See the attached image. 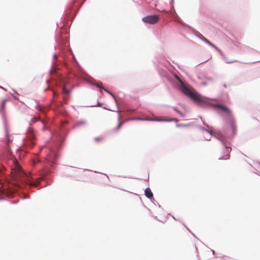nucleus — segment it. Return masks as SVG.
I'll list each match as a JSON object with an SVG mask.
<instances>
[{"mask_svg": "<svg viewBox=\"0 0 260 260\" xmlns=\"http://www.w3.org/2000/svg\"><path fill=\"white\" fill-rule=\"evenodd\" d=\"M207 61H208V60H205V61H203V62H202L200 63L199 64H198V65H199V64H202V63L206 62H207Z\"/></svg>", "mask_w": 260, "mask_h": 260, "instance_id": "27", "label": "nucleus"}, {"mask_svg": "<svg viewBox=\"0 0 260 260\" xmlns=\"http://www.w3.org/2000/svg\"><path fill=\"white\" fill-rule=\"evenodd\" d=\"M208 45L211 46L213 48H214L223 57H224V55L223 54V52L221 51V50L218 48L216 46H215L214 44H213L212 42L209 41V43H208Z\"/></svg>", "mask_w": 260, "mask_h": 260, "instance_id": "11", "label": "nucleus"}, {"mask_svg": "<svg viewBox=\"0 0 260 260\" xmlns=\"http://www.w3.org/2000/svg\"><path fill=\"white\" fill-rule=\"evenodd\" d=\"M205 140L207 141H210V139L206 138Z\"/></svg>", "mask_w": 260, "mask_h": 260, "instance_id": "30", "label": "nucleus"}, {"mask_svg": "<svg viewBox=\"0 0 260 260\" xmlns=\"http://www.w3.org/2000/svg\"><path fill=\"white\" fill-rule=\"evenodd\" d=\"M211 251H212V252L213 254L214 255V254H215V251H214V250H212V249H211Z\"/></svg>", "mask_w": 260, "mask_h": 260, "instance_id": "28", "label": "nucleus"}, {"mask_svg": "<svg viewBox=\"0 0 260 260\" xmlns=\"http://www.w3.org/2000/svg\"><path fill=\"white\" fill-rule=\"evenodd\" d=\"M159 19V17L158 15H148L145 16L142 18V21L149 24H156L158 22Z\"/></svg>", "mask_w": 260, "mask_h": 260, "instance_id": "6", "label": "nucleus"}, {"mask_svg": "<svg viewBox=\"0 0 260 260\" xmlns=\"http://www.w3.org/2000/svg\"><path fill=\"white\" fill-rule=\"evenodd\" d=\"M157 121H160L161 120H157ZM162 121H166L167 120H165V119H164V120H162Z\"/></svg>", "mask_w": 260, "mask_h": 260, "instance_id": "33", "label": "nucleus"}, {"mask_svg": "<svg viewBox=\"0 0 260 260\" xmlns=\"http://www.w3.org/2000/svg\"><path fill=\"white\" fill-rule=\"evenodd\" d=\"M214 107L220 110L221 111V113H227L231 110L228 107L222 104H215Z\"/></svg>", "mask_w": 260, "mask_h": 260, "instance_id": "7", "label": "nucleus"}, {"mask_svg": "<svg viewBox=\"0 0 260 260\" xmlns=\"http://www.w3.org/2000/svg\"><path fill=\"white\" fill-rule=\"evenodd\" d=\"M197 128L201 130V131H204V129H205V127H203L202 126H200V125H198L197 126Z\"/></svg>", "mask_w": 260, "mask_h": 260, "instance_id": "18", "label": "nucleus"}, {"mask_svg": "<svg viewBox=\"0 0 260 260\" xmlns=\"http://www.w3.org/2000/svg\"><path fill=\"white\" fill-rule=\"evenodd\" d=\"M99 140V139L95 138V140H97V141H98V140Z\"/></svg>", "mask_w": 260, "mask_h": 260, "instance_id": "34", "label": "nucleus"}, {"mask_svg": "<svg viewBox=\"0 0 260 260\" xmlns=\"http://www.w3.org/2000/svg\"><path fill=\"white\" fill-rule=\"evenodd\" d=\"M187 126V124L180 123V127H186Z\"/></svg>", "mask_w": 260, "mask_h": 260, "instance_id": "21", "label": "nucleus"}, {"mask_svg": "<svg viewBox=\"0 0 260 260\" xmlns=\"http://www.w3.org/2000/svg\"><path fill=\"white\" fill-rule=\"evenodd\" d=\"M204 131L207 132L211 136H213L215 138H216L215 136H216V137H219L220 136H222L224 134H219V133L214 134L213 132L210 129V128H207V127H205V129H204Z\"/></svg>", "mask_w": 260, "mask_h": 260, "instance_id": "9", "label": "nucleus"}, {"mask_svg": "<svg viewBox=\"0 0 260 260\" xmlns=\"http://www.w3.org/2000/svg\"><path fill=\"white\" fill-rule=\"evenodd\" d=\"M55 72V68H53V69L50 71V74H53Z\"/></svg>", "mask_w": 260, "mask_h": 260, "instance_id": "23", "label": "nucleus"}, {"mask_svg": "<svg viewBox=\"0 0 260 260\" xmlns=\"http://www.w3.org/2000/svg\"><path fill=\"white\" fill-rule=\"evenodd\" d=\"M216 139L218 140L224 147L222 151L223 156L218 158L219 160H227L230 158V152L232 149L229 146L231 145V141L234 138L233 136L231 137H228L225 134L220 136L219 137H216Z\"/></svg>", "mask_w": 260, "mask_h": 260, "instance_id": "3", "label": "nucleus"}, {"mask_svg": "<svg viewBox=\"0 0 260 260\" xmlns=\"http://www.w3.org/2000/svg\"><path fill=\"white\" fill-rule=\"evenodd\" d=\"M27 138L30 141H32L35 139V135L34 130L31 128L29 127L27 131Z\"/></svg>", "mask_w": 260, "mask_h": 260, "instance_id": "8", "label": "nucleus"}, {"mask_svg": "<svg viewBox=\"0 0 260 260\" xmlns=\"http://www.w3.org/2000/svg\"><path fill=\"white\" fill-rule=\"evenodd\" d=\"M13 164L15 167L11 169V174L14 179L28 184L31 186H37L39 185V181L38 180L34 183H31L28 176L21 171L17 160L13 161Z\"/></svg>", "mask_w": 260, "mask_h": 260, "instance_id": "2", "label": "nucleus"}, {"mask_svg": "<svg viewBox=\"0 0 260 260\" xmlns=\"http://www.w3.org/2000/svg\"><path fill=\"white\" fill-rule=\"evenodd\" d=\"M256 173V174H257V175H259V174H258V173H259V172H258V171H257V172H256V173ZM259 176H260V175H259Z\"/></svg>", "mask_w": 260, "mask_h": 260, "instance_id": "32", "label": "nucleus"}, {"mask_svg": "<svg viewBox=\"0 0 260 260\" xmlns=\"http://www.w3.org/2000/svg\"><path fill=\"white\" fill-rule=\"evenodd\" d=\"M220 115L222 117L223 120L230 125L232 131L233 137H234L236 134L237 129L235 125V121L232 113V111L231 110L227 113H220Z\"/></svg>", "mask_w": 260, "mask_h": 260, "instance_id": "5", "label": "nucleus"}, {"mask_svg": "<svg viewBox=\"0 0 260 260\" xmlns=\"http://www.w3.org/2000/svg\"><path fill=\"white\" fill-rule=\"evenodd\" d=\"M199 118L201 119V121H202L203 124L206 126L205 127H207V128H210V126L207 124L206 123V122H205L204 121H203L202 120V118L201 117H199Z\"/></svg>", "mask_w": 260, "mask_h": 260, "instance_id": "17", "label": "nucleus"}, {"mask_svg": "<svg viewBox=\"0 0 260 260\" xmlns=\"http://www.w3.org/2000/svg\"><path fill=\"white\" fill-rule=\"evenodd\" d=\"M40 119V117H33L31 120V123H34L35 122H36V121H38Z\"/></svg>", "mask_w": 260, "mask_h": 260, "instance_id": "15", "label": "nucleus"}, {"mask_svg": "<svg viewBox=\"0 0 260 260\" xmlns=\"http://www.w3.org/2000/svg\"><path fill=\"white\" fill-rule=\"evenodd\" d=\"M63 92L64 94H67V95H69V94H70V93H71V90H69V89H67V88H66V87H65V86H64V87H63Z\"/></svg>", "mask_w": 260, "mask_h": 260, "instance_id": "14", "label": "nucleus"}, {"mask_svg": "<svg viewBox=\"0 0 260 260\" xmlns=\"http://www.w3.org/2000/svg\"><path fill=\"white\" fill-rule=\"evenodd\" d=\"M5 133H6V136L7 137V142L8 143L11 142L12 140H11V139L10 138L9 132V131H8V129L7 128L6 129Z\"/></svg>", "mask_w": 260, "mask_h": 260, "instance_id": "13", "label": "nucleus"}, {"mask_svg": "<svg viewBox=\"0 0 260 260\" xmlns=\"http://www.w3.org/2000/svg\"><path fill=\"white\" fill-rule=\"evenodd\" d=\"M173 76L176 78V79L177 80H179V76L177 75V74L176 73H173Z\"/></svg>", "mask_w": 260, "mask_h": 260, "instance_id": "20", "label": "nucleus"}, {"mask_svg": "<svg viewBox=\"0 0 260 260\" xmlns=\"http://www.w3.org/2000/svg\"><path fill=\"white\" fill-rule=\"evenodd\" d=\"M7 101V99H5L3 101L2 106H1V109L2 110H3L4 109V108L5 107V103Z\"/></svg>", "mask_w": 260, "mask_h": 260, "instance_id": "16", "label": "nucleus"}, {"mask_svg": "<svg viewBox=\"0 0 260 260\" xmlns=\"http://www.w3.org/2000/svg\"><path fill=\"white\" fill-rule=\"evenodd\" d=\"M180 92L203 107L208 103L202 99L201 95L189 84L180 78Z\"/></svg>", "mask_w": 260, "mask_h": 260, "instance_id": "1", "label": "nucleus"}, {"mask_svg": "<svg viewBox=\"0 0 260 260\" xmlns=\"http://www.w3.org/2000/svg\"><path fill=\"white\" fill-rule=\"evenodd\" d=\"M224 59L225 60L226 62H227V63H231V62H233L235 61L234 60H227V59H226L225 58H224Z\"/></svg>", "mask_w": 260, "mask_h": 260, "instance_id": "22", "label": "nucleus"}, {"mask_svg": "<svg viewBox=\"0 0 260 260\" xmlns=\"http://www.w3.org/2000/svg\"><path fill=\"white\" fill-rule=\"evenodd\" d=\"M122 125V122H120L119 123L118 126H117L116 130H118L121 127Z\"/></svg>", "mask_w": 260, "mask_h": 260, "instance_id": "19", "label": "nucleus"}, {"mask_svg": "<svg viewBox=\"0 0 260 260\" xmlns=\"http://www.w3.org/2000/svg\"><path fill=\"white\" fill-rule=\"evenodd\" d=\"M172 120H174L176 123L178 122V119L176 118L172 119Z\"/></svg>", "mask_w": 260, "mask_h": 260, "instance_id": "26", "label": "nucleus"}, {"mask_svg": "<svg viewBox=\"0 0 260 260\" xmlns=\"http://www.w3.org/2000/svg\"><path fill=\"white\" fill-rule=\"evenodd\" d=\"M145 195L149 199L153 197V193L149 188H147L145 190Z\"/></svg>", "mask_w": 260, "mask_h": 260, "instance_id": "10", "label": "nucleus"}, {"mask_svg": "<svg viewBox=\"0 0 260 260\" xmlns=\"http://www.w3.org/2000/svg\"><path fill=\"white\" fill-rule=\"evenodd\" d=\"M95 85L98 87H99L100 88H101V89H104L105 91H106L107 92L110 93L114 99H115V96L114 95L111 93L110 92V91H109L108 90H107L106 89H105V88H104L103 87L101 86L99 84H95Z\"/></svg>", "mask_w": 260, "mask_h": 260, "instance_id": "12", "label": "nucleus"}, {"mask_svg": "<svg viewBox=\"0 0 260 260\" xmlns=\"http://www.w3.org/2000/svg\"><path fill=\"white\" fill-rule=\"evenodd\" d=\"M223 86L224 87H226V84H223Z\"/></svg>", "mask_w": 260, "mask_h": 260, "instance_id": "31", "label": "nucleus"}, {"mask_svg": "<svg viewBox=\"0 0 260 260\" xmlns=\"http://www.w3.org/2000/svg\"><path fill=\"white\" fill-rule=\"evenodd\" d=\"M4 192V190H2L1 189H0V196L3 194Z\"/></svg>", "mask_w": 260, "mask_h": 260, "instance_id": "25", "label": "nucleus"}, {"mask_svg": "<svg viewBox=\"0 0 260 260\" xmlns=\"http://www.w3.org/2000/svg\"><path fill=\"white\" fill-rule=\"evenodd\" d=\"M189 232L193 236H194V235L193 233H192L190 230H189Z\"/></svg>", "mask_w": 260, "mask_h": 260, "instance_id": "29", "label": "nucleus"}, {"mask_svg": "<svg viewBox=\"0 0 260 260\" xmlns=\"http://www.w3.org/2000/svg\"><path fill=\"white\" fill-rule=\"evenodd\" d=\"M184 30L188 34H193L207 44L209 43L210 41L203 37L198 31L188 25H185L180 20V30Z\"/></svg>", "mask_w": 260, "mask_h": 260, "instance_id": "4", "label": "nucleus"}, {"mask_svg": "<svg viewBox=\"0 0 260 260\" xmlns=\"http://www.w3.org/2000/svg\"><path fill=\"white\" fill-rule=\"evenodd\" d=\"M180 117L184 118V114L181 112H180Z\"/></svg>", "mask_w": 260, "mask_h": 260, "instance_id": "24", "label": "nucleus"}, {"mask_svg": "<svg viewBox=\"0 0 260 260\" xmlns=\"http://www.w3.org/2000/svg\"><path fill=\"white\" fill-rule=\"evenodd\" d=\"M259 165H260V164H259Z\"/></svg>", "mask_w": 260, "mask_h": 260, "instance_id": "35", "label": "nucleus"}]
</instances>
